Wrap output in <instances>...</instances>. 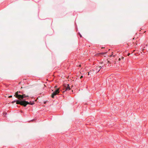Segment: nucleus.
<instances>
[{
	"label": "nucleus",
	"mask_w": 148,
	"mask_h": 148,
	"mask_svg": "<svg viewBox=\"0 0 148 148\" xmlns=\"http://www.w3.org/2000/svg\"><path fill=\"white\" fill-rule=\"evenodd\" d=\"M5 115H6L7 114V113H4Z\"/></svg>",
	"instance_id": "obj_18"
},
{
	"label": "nucleus",
	"mask_w": 148,
	"mask_h": 148,
	"mask_svg": "<svg viewBox=\"0 0 148 148\" xmlns=\"http://www.w3.org/2000/svg\"><path fill=\"white\" fill-rule=\"evenodd\" d=\"M89 72H90V73H91V71H90Z\"/></svg>",
	"instance_id": "obj_20"
},
{
	"label": "nucleus",
	"mask_w": 148,
	"mask_h": 148,
	"mask_svg": "<svg viewBox=\"0 0 148 148\" xmlns=\"http://www.w3.org/2000/svg\"><path fill=\"white\" fill-rule=\"evenodd\" d=\"M12 97V95H10V96H9L8 97L9 98H11V97Z\"/></svg>",
	"instance_id": "obj_9"
},
{
	"label": "nucleus",
	"mask_w": 148,
	"mask_h": 148,
	"mask_svg": "<svg viewBox=\"0 0 148 148\" xmlns=\"http://www.w3.org/2000/svg\"><path fill=\"white\" fill-rule=\"evenodd\" d=\"M21 82L19 83V84H20Z\"/></svg>",
	"instance_id": "obj_24"
},
{
	"label": "nucleus",
	"mask_w": 148,
	"mask_h": 148,
	"mask_svg": "<svg viewBox=\"0 0 148 148\" xmlns=\"http://www.w3.org/2000/svg\"><path fill=\"white\" fill-rule=\"evenodd\" d=\"M104 48V47H102V48Z\"/></svg>",
	"instance_id": "obj_23"
},
{
	"label": "nucleus",
	"mask_w": 148,
	"mask_h": 148,
	"mask_svg": "<svg viewBox=\"0 0 148 148\" xmlns=\"http://www.w3.org/2000/svg\"><path fill=\"white\" fill-rule=\"evenodd\" d=\"M121 58H119V61H120V60H121Z\"/></svg>",
	"instance_id": "obj_11"
},
{
	"label": "nucleus",
	"mask_w": 148,
	"mask_h": 148,
	"mask_svg": "<svg viewBox=\"0 0 148 148\" xmlns=\"http://www.w3.org/2000/svg\"><path fill=\"white\" fill-rule=\"evenodd\" d=\"M23 88V87H21V88Z\"/></svg>",
	"instance_id": "obj_21"
},
{
	"label": "nucleus",
	"mask_w": 148,
	"mask_h": 148,
	"mask_svg": "<svg viewBox=\"0 0 148 148\" xmlns=\"http://www.w3.org/2000/svg\"><path fill=\"white\" fill-rule=\"evenodd\" d=\"M130 55V53H128V56H129Z\"/></svg>",
	"instance_id": "obj_16"
},
{
	"label": "nucleus",
	"mask_w": 148,
	"mask_h": 148,
	"mask_svg": "<svg viewBox=\"0 0 148 148\" xmlns=\"http://www.w3.org/2000/svg\"><path fill=\"white\" fill-rule=\"evenodd\" d=\"M79 66L80 67H81V65H79Z\"/></svg>",
	"instance_id": "obj_19"
},
{
	"label": "nucleus",
	"mask_w": 148,
	"mask_h": 148,
	"mask_svg": "<svg viewBox=\"0 0 148 148\" xmlns=\"http://www.w3.org/2000/svg\"><path fill=\"white\" fill-rule=\"evenodd\" d=\"M83 77V76H81V77H80V79H81V78H82Z\"/></svg>",
	"instance_id": "obj_10"
},
{
	"label": "nucleus",
	"mask_w": 148,
	"mask_h": 148,
	"mask_svg": "<svg viewBox=\"0 0 148 148\" xmlns=\"http://www.w3.org/2000/svg\"><path fill=\"white\" fill-rule=\"evenodd\" d=\"M17 100L16 101V104H20L21 106H23L24 107H26L27 105L29 103V102L28 101H25L24 100Z\"/></svg>",
	"instance_id": "obj_2"
},
{
	"label": "nucleus",
	"mask_w": 148,
	"mask_h": 148,
	"mask_svg": "<svg viewBox=\"0 0 148 148\" xmlns=\"http://www.w3.org/2000/svg\"><path fill=\"white\" fill-rule=\"evenodd\" d=\"M112 54H113L112 53V55H110V57L112 56Z\"/></svg>",
	"instance_id": "obj_15"
},
{
	"label": "nucleus",
	"mask_w": 148,
	"mask_h": 148,
	"mask_svg": "<svg viewBox=\"0 0 148 148\" xmlns=\"http://www.w3.org/2000/svg\"><path fill=\"white\" fill-rule=\"evenodd\" d=\"M16 101H12V103H14V102H16Z\"/></svg>",
	"instance_id": "obj_8"
},
{
	"label": "nucleus",
	"mask_w": 148,
	"mask_h": 148,
	"mask_svg": "<svg viewBox=\"0 0 148 148\" xmlns=\"http://www.w3.org/2000/svg\"><path fill=\"white\" fill-rule=\"evenodd\" d=\"M27 92V89L25 88H24L22 92L18 91L16 92L14 96L17 98L19 100H21L23 99L24 97H28V95H26L25 93Z\"/></svg>",
	"instance_id": "obj_1"
},
{
	"label": "nucleus",
	"mask_w": 148,
	"mask_h": 148,
	"mask_svg": "<svg viewBox=\"0 0 148 148\" xmlns=\"http://www.w3.org/2000/svg\"><path fill=\"white\" fill-rule=\"evenodd\" d=\"M59 92V89H58L53 92L51 95V97L52 98H54V96L57 94H58Z\"/></svg>",
	"instance_id": "obj_4"
},
{
	"label": "nucleus",
	"mask_w": 148,
	"mask_h": 148,
	"mask_svg": "<svg viewBox=\"0 0 148 148\" xmlns=\"http://www.w3.org/2000/svg\"><path fill=\"white\" fill-rule=\"evenodd\" d=\"M123 58H123V57H122V58H121V59H123Z\"/></svg>",
	"instance_id": "obj_12"
},
{
	"label": "nucleus",
	"mask_w": 148,
	"mask_h": 148,
	"mask_svg": "<svg viewBox=\"0 0 148 148\" xmlns=\"http://www.w3.org/2000/svg\"><path fill=\"white\" fill-rule=\"evenodd\" d=\"M63 86L64 87L63 88V90H65L63 92L69 90L71 89V88L69 84L65 85L64 84L63 85Z\"/></svg>",
	"instance_id": "obj_3"
},
{
	"label": "nucleus",
	"mask_w": 148,
	"mask_h": 148,
	"mask_svg": "<svg viewBox=\"0 0 148 148\" xmlns=\"http://www.w3.org/2000/svg\"><path fill=\"white\" fill-rule=\"evenodd\" d=\"M90 73V72H89L88 73V75H89V73Z\"/></svg>",
	"instance_id": "obj_13"
},
{
	"label": "nucleus",
	"mask_w": 148,
	"mask_h": 148,
	"mask_svg": "<svg viewBox=\"0 0 148 148\" xmlns=\"http://www.w3.org/2000/svg\"><path fill=\"white\" fill-rule=\"evenodd\" d=\"M146 46H147V45H146Z\"/></svg>",
	"instance_id": "obj_25"
},
{
	"label": "nucleus",
	"mask_w": 148,
	"mask_h": 148,
	"mask_svg": "<svg viewBox=\"0 0 148 148\" xmlns=\"http://www.w3.org/2000/svg\"><path fill=\"white\" fill-rule=\"evenodd\" d=\"M107 53V52L101 53H100V54H101L103 55L104 54H106Z\"/></svg>",
	"instance_id": "obj_7"
},
{
	"label": "nucleus",
	"mask_w": 148,
	"mask_h": 148,
	"mask_svg": "<svg viewBox=\"0 0 148 148\" xmlns=\"http://www.w3.org/2000/svg\"><path fill=\"white\" fill-rule=\"evenodd\" d=\"M29 104H30V105H33L34 104V102H29Z\"/></svg>",
	"instance_id": "obj_6"
},
{
	"label": "nucleus",
	"mask_w": 148,
	"mask_h": 148,
	"mask_svg": "<svg viewBox=\"0 0 148 148\" xmlns=\"http://www.w3.org/2000/svg\"><path fill=\"white\" fill-rule=\"evenodd\" d=\"M144 49H143V51L144 50Z\"/></svg>",
	"instance_id": "obj_22"
},
{
	"label": "nucleus",
	"mask_w": 148,
	"mask_h": 148,
	"mask_svg": "<svg viewBox=\"0 0 148 148\" xmlns=\"http://www.w3.org/2000/svg\"><path fill=\"white\" fill-rule=\"evenodd\" d=\"M108 63H109V61H108Z\"/></svg>",
	"instance_id": "obj_17"
},
{
	"label": "nucleus",
	"mask_w": 148,
	"mask_h": 148,
	"mask_svg": "<svg viewBox=\"0 0 148 148\" xmlns=\"http://www.w3.org/2000/svg\"><path fill=\"white\" fill-rule=\"evenodd\" d=\"M80 36L81 37H82V35H81V34H80Z\"/></svg>",
	"instance_id": "obj_14"
},
{
	"label": "nucleus",
	"mask_w": 148,
	"mask_h": 148,
	"mask_svg": "<svg viewBox=\"0 0 148 148\" xmlns=\"http://www.w3.org/2000/svg\"><path fill=\"white\" fill-rule=\"evenodd\" d=\"M102 67H101V66L97 67V71L98 72L100 70L101 68H102Z\"/></svg>",
	"instance_id": "obj_5"
}]
</instances>
